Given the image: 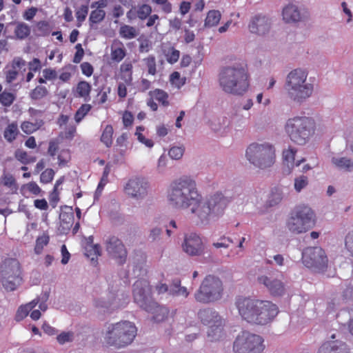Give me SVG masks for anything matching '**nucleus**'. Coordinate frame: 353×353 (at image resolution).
I'll use <instances>...</instances> for the list:
<instances>
[{
	"label": "nucleus",
	"mask_w": 353,
	"mask_h": 353,
	"mask_svg": "<svg viewBox=\"0 0 353 353\" xmlns=\"http://www.w3.org/2000/svg\"><path fill=\"white\" fill-rule=\"evenodd\" d=\"M166 200L171 208L179 211L189 210L204 224L221 216L231 201L230 197L221 192L203 198L196 180L188 175H183L170 184Z\"/></svg>",
	"instance_id": "obj_1"
},
{
	"label": "nucleus",
	"mask_w": 353,
	"mask_h": 353,
	"mask_svg": "<svg viewBox=\"0 0 353 353\" xmlns=\"http://www.w3.org/2000/svg\"><path fill=\"white\" fill-rule=\"evenodd\" d=\"M249 74L246 67L241 63L223 67L219 73L218 81L221 90L227 94L241 96L249 88Z\"/></svg>",
	"instance_id": "obj_2"
},
{
	"label": "nucleus",
	"mask_w": 353,
	"mask_h": 353,
	"mask_svg": "<svg viewBox=\"0 0 353 353\" xmlns=\"http://www.w3.org/2000/svg\"><path fill=\"white\" fill-rule=\"evenodd\" d=\"M284 89L287 97L290 101L301 104L312 97L314 92V84L308 79L306 70L296 68L287 74Z\"/></svg>",
	"instance_id": "obj_3"
},
{
	"label": "nucleus",
	"mask_w": 353,
	"mask_h": 353,
	"mask_svg": "<svg viewBox=\"0 0 353 353\" xmlns=\"http://www.w3.org/2000/svg\"><path fill=\"white\" fill-rule=\"evenodd\" d=\"M137 329L133 323L121 321L108 326L104 337L105 343L117 349L125 347L132 343Z\"/></svg>",
	"instance_id": "obj_4"
},
{
	"label": "nucleus",
	"mask_w": 353,
	"mask_h": 353,
	"mask_svg": "<svg viewBox=\"0 0 353 353\" xmlns=\"http://www.w3.org/2000/svg\"><path fill=\"white\" fill-rule=\"evenodd\" d=\"M285 130L292 141L303 145L314 134L316 123L312 117H294L286 121Z\"/></svg>",
	"instance_id": "obj_5"
},
{
	"label": "nucleus",
	"mask_w": 353,
	"mask_h": 353,
	"mask_svg": "<svg viewBox=\"0 0 353 353\" xmlns=\"http://www.w3.org/2000/svg\"><path fill=\"white\" fill-rule=\"evenodd\" d=\"M315 224V214L306 205L296 206L290 213L286 221V228L294 234L305 233Z\"/></svg>",
	"instance_id": "obj_6"
},
{
	"label": "nucleus",
	"mask_w": 353,
	"mask_h": 353,
	"mask_svg": "<svg viewBox=\"0 0 353 353\" xmlns=\"http://www.w3.org/2000/svg\"><path fill=\"white\" fill-rule=\"evenodd\" d=\"M245 155L255 168L265 170L274 163L276 151L274 147L268 143H252L247 147Z\"/></svg>",
	"instance_id": "obj_7"
},
{
	"label": "nucleus",
	"mask_w": 353,
	"mask_h": 353,
	"mask_svg": "<svg viewBox=\"0 0 353 353\" xmlns=\"http://www.w3.org/2000/svg\"><path fill=\"white\" fill-rule=\"evenodd\" d=\"M21 265L16 259H5L0 265V279L7 291H14L21 281Z\"/></svg>",
	"instance_id": "obj_8"
},
{
	"label": "nucleus",
	"mask_w": 353,
	"mask_h": 353,
	"mask_svg": "<svg viewBox=\"0 0 353 353\" xmlns=\"http://www.w3.org/2000/svg\"><path fill=\"white\" fill-rule=\"evenodd\" d=\"M223 290L222 281L217 277L209 275L202 281L194 297L198 302L203 303L214 302L221 298Z\"/></svg>",
	"instance_id": "obj_9"
},
{
	"label": "nucleus",
	"mask_w": 353,
	"mask_h": 353,
	"mask_svg": "<svg viewBox=\"0 0 353 353\" xmlns=\"http://www.w3.org/2000/svg\"><path fill=\"white\" fill-rule=\"evenodd\" d=\"M264 348L261 336L245 331L236 336L233 343L234 353H261Z\"/></svg>",
	"instance_id": "obj_10"
},
{
	"label": "nucleus",
	"mask_w": 353,
	"mask_h": 353,
	"mask_svg": "<svg viewBox=\"0 0 353 353\" xmlns=\"http://www.w3.org/2000/svg\"><path fill=\"white\" fill-rule=\"evenodd\" d=\"M302 261L305 266L316 272L326 270L328 259L325 252L320 247H309L302 252Z\"/></svg>",
	"instance_id": "obj_11"
},
{
	"label": "nucleus",
	"mask_w": 353,
	"mask_h": 353,
	"mask_svg": "<svg viewBox=\"0 0 353 353\" xmlns=\"http://www.w3.org/2000/svg\"><path fill=\"white\" fill-rule=\"evenodd\" d=\"M199 316L202 323L208 326V336L211 341H219L224 336L223 320L216 311L200 310Z\"/></svg>",
	"instance_id": "obj_12"
},
{
	"label": "nucleus",
	"mask_w": 353,
	"mask_h": 353,
	"mask_svg": "<svg viewBox=\"0 0 353 353\" xmlns=\"http://www.w3.org/2000/svg\"><path fill=\"white\" fill-rule=\"evenodd\" d=\"M149 188L150 184L146 179L132 176L123 185V192L132 199L142 201L148 196Z\"/></svg>",
	"instance_id": "obj_13"
},
{
	"label": "nucleus",
	"mask_w": 353,
	"mask_h": 353,
	"mask_svg": "<svg viewBox=\"0 0 353 353\" xmlns=\"http://www.w3.org/2000/svg\"><path fill=\"white\" fill-rule=\"evenodd\" d=\"M151 288L146 280H137L133 285L134 301L141 307H157V303L150 296Z\"/></svg>",
	"instance_id": "obj_14"
},
{
	"label": "nucleus",
	"mask_w": 353,
	"mask_h": 353,
	"mask_svg": "<svg viewBox=\"0 0 353 353\" xmlns=\"http://www.w3.org/2000/svg\"><path fill=\"white\" fill-rule=\"evenodd\" d=\"M241 317L249 323L265 325L273 319L279 310H239Z\"/></svg>",
	"instance_id": "obj_15"
},
{
	"label": "nucleus",
	"mask_w": 353,
	"mask_h": 353,
	"mask_svg": "<svg viewBox=\"0 0 353 353\" xmlns=\"http://www.w3.org/2000/svg\"><path fill=\"white\" fill-rule=\"evenodd\" d=\"M105 249L108 255L114 259L117 263L123 264L127 258V250L123 242L117 236L108 238L105 241Z\"/></svg>",
	"instance_id": "obj_16"
},
{
	"label": "nucleus",
	"mask_w": 353,
	"mask_h": 353,
	"mask_svg": "<svg viewBox=\"0 0 353 353\" xmlns=\"http://www.w3.org/2000/svg\"><path fill=\"white\" fill-rule=\"evenodd\" d=\"M181 246L183 251L191 256H200L204 251L202 239L196 233L185 234Z\"/></svg>",
	"instance_id": "obj_17"
},
{
	"label": "nucleus",
	"mask_w": 353,
	"mask_h": 353,
	"mask_svg": "<svg viewBox=\"0 0 353 353\" xmlns=\"http://www.w3.org/2000/svg\"><path fill=\"white\" fill-rule=\"evenodd\" d=\"M257 282L264 285L272 296H281L285 293V283L272 275H260L257 277Z\"/></svg>",
	"instance_id": "obj_18"
},
{
	"label": "nucleus",
	"mask_w": 353,
	"mask_h": 353,
	"mask_svg": "<svg viewBox=\"0 0 353 353\" xmlns=\"http://www.w3.org/2000/svg\"><path fill=\"white\" fill-rule=\"evenodd\" d=\"M271 25L270 18L264 15H256L251 19L248 27L251 33L264 36L270 32Z\"/></svg>",
	"instance_id": "obj_19"
},
{
	"label": "nucleus",
	"mask_w": 353,
	"mask_h": 353,
	"mask_svg": "<svg viewBox=\"0 0 353 353\" xmlns=\"http://www.w3.org/2000/svg\"><path fill=\"white\" fill-rule=\"evenodd\" d=\"M237 309H264L274 306L270 301H261L249 296H239L235 299Z\"/></svg>",
	"instance_id": "obj_20"
},
{
	"label": "nucleus",
	"mask_w": 353,
	"mask_h": 353,
	"mask_svg": "<svg viewBox=\"0 0 353 353\" xmlns=\"http://www.w3.org/2000/svg\"><path fill=\"white\" fill-rule=\"evenodd\" d=\"M283 19L285 23H296L302 20L303 14L299 6L294 3H288L282 10Z\"/></svg>",
	"instance_id": "obj_21"
},
{
	"label": "nucleus",
	"mask_w": 353,
	"mask_h": 353,
	"mask_svg": "<svg viewBox=\"0 0 353 353\" xmlns=\"http://www.w3.org/2000/svg\"><path fill=\"white\" fill-rule=\"evenodd\" d=\"M318 353H349V352L345 343L339 341H332L323 343L319 349Z\"/></svg>",
	"instance_id": "obj_22"
},
{
	"label": "nucleus",
	"mask_w": 353,
	"mask_h": 353,
	"mask_svg": "<svg viewBox=\"0 0 353 353\" xmlns=\"http://www.w3.org/2000/svg\"><path fill=\"white\" fill-rule=\"evenodd\" d=\"M26 66V61L21 57H15L12 61L10 68L6 72V80L8 83H11L15 80L19 74V72Z\"/></svg>",
	"instance_id": "obj_23"
},
{
	"label": "nucleus",
	"mask_w": 353,
	"mask_h": 353,
	"mask_svg": "<svg viewBox=\"0 0 353 353\" xmlns=\"http://www.w3.org/2000/svg\"><path fill=\"white\" fill-rule=\"evenodd\" d=\"M332 165L339 170L347 172L353 171V160L347 157H334L331 159Z\"/></svg>",
	"instance_id": "obj_24"
},
{
	"label": "nucleus",
	"mask_w": 353,
	"mask_h": 353,
	"mask_svg": "<svg viewBox=\"0 0 353 353\" xmlns=\"http://www.w3.org/2000/svg\"><path fill=\"white\" fill-rule=\"evenodd\" d=\"M296 150L293 148H288L283 151V157L284 163L286 164L289 170H290L294 165L299 166L301 163H303L305 159L302 158L300 160H297L295 162V154Z\"/></svg>",
	"instance_id": "obj_25"
},
{
	"label": "nucleus",
	"mask_w": 353,
	"mask_h": 353,
	"mask_svg": "<svg viewBox=\"0 0 353 353\" xmlns=\"http://www.w3.org/2000/svg\"><path fill=\"white\" fill-rule=\"evenodd\" d=\"M168 294L172 296L187 297L189 292L185 287L181 286V281L176 279L169 286Z\"/></svg>",
	"instance_id": "obj_26"
},
{
	"label": "nucleus",
	"mask_w": 353,
	"mask_h": 353,
	"mask_svg": "<svg viewBox=\"0 0 353 353\" xmlns=\"http://www.w3.org/2000/svg\"><path fill=\"white\" fill-rule=\"evenodd\" d=\"M47 299L48 296L43 294L42 296L37 297L26 305H21L19 309H33L37 306H38L39 309H47Z\"/></svg>",
	"instance_id": "obj_27"
},
{
	"label": "nucleus",
	"mask_w": 353,
	"mask_h": 353,
	"mask_svg": "<svg viewBox=\"0 0 353 353\" xmlns=\"http://www.w3.org/2000/svg\"><path fill=\"white\" fill-rule=\"evenodd\" d=\"M283 198L284 193L282 189L280 188H274L268 200V204L270 207L275 206L280 203Z\"/></svg>",
	"instance_id": "obj_28"
},
{
	"label": "nucleus",
	"mask_w": 353,
	"mask_h": 353,
	"mask_svg": "<svg viewBox=\"0 0 353 353\" xmlns=\"http://www.w3.org/2000/svg\"><path fill=\"white\" fill-rule=\"evenodd\" d=\"M85 254L91 259L92 261H94L95 259L100 256L101 250L100 246L98 244H92V238H89V242L85 248Z\"/></svg>",
	"instance_id": "obj_29"
},
{
	"label": "nucleus",
	"mask_w": 353,
	"mask_h": 353,
	"mask_svg": "<svg viewBox=\"0 0 353 353\" xmlns=\"http://www.w3.org/2000/svg\"><path fill=\"white\" fill-rule=\"evenodd\" d=\"M221 17V14L219 10L209 11L205 20V27L211 28L216 26L220 21Z\"/></svg>",
	"instance_id": "obj_30"
},
{
	"label": "nucleus",
	"mask_w": 353,
	"mask_h": 353,
	"mask_svg": "<svg viewBox=\"0 0 353 353\" xmlns=\"http://www.w3.org/2000/svg\"><path fill=\"white\" fill-rule=\"evenodd\" d=\"M119 33L120 37L125 39H132L138 35V31L134 27L125 24L120 27Z\"/></svg>",
	"instance_id": "obj_31"
},
{
	"label": "nucleus",
	"mask_w": 353,
	"mask_h": 353,
	"mask_svg": "<svg viewBox=\"0 0 353 353\" xmlns=\"http://www.w3.org/2000/svg\"><path fill=\"white\" fill-rule=\"evenodd\" d=\"M14 34L17 38L23 39L30 33V27L23 22L16 23Z\"/></svg>",
	"instance_id": "obj_32"
},
{
	"label": "nucleus",
	"mask_w": 353,
	"mask_h": 353,
	"mask_svg": "<svg viewBox=\"0 0 353 353\" xmlns=\"http://www.w3.org/2000/svg\"><path fill=\"white\" fill-rule=\"evenodd\" d=\"M113 128L110 125H106L105 128L101 141L108 147H110L112 143Z\"/></svg>",
	"instance_id": "obj_33"
},
{
	"label": "nucleus",
	"mask_w": 353,
	"mask_h": 353,
	"mask_svg": "<svg viewBox=\"0 0 353 353\" xmlns=\"http://www.w3.org/2000/svg\"><path fill=\"white\" fill-rule=\"evenodd\" d=\"M49 240V236L46 234L37 239L34 248V252L37 254H40L42 252L43 248L48 244Z\"/></svg>",
	"instance_id": "obj_34"
},
{
	"label": "nucleus",
	"mask_w": 353,
	"mask_h": 353,
	"mask_svg": "<svg viewBox=\"0 0 353 353\" xmlns=\"http://www.w3.org/2000/svg\"><path fill=\"white\" fill-rule=\"evenodd\" d=\"M48 94V91L46 87L38 85L30 92V97L32 100H39L47 96Z\"/></svg>",
	"instance_id": "obj_35"
},
{
	"label": "nucleus",
	"mask_w": 353,
	"mask_h": 353,
	"mask_svg": "<svg viewBox=\"0 0 353 353\" xmlns=\"http://www.w3.org/2000/svg\"><path fill=\"white\" fill-rule=\"evenodd\" d=\"M185 150L183 145L173 146L169 150L168 155L172 159L179 160L183 157Z\"/></svg>",
	"instance_id": "obj_36"
},
{
	"label": "nucleus",
	"mask_w": 353,
	"mask_h": 353,
	"mask_svg": "<svg viewBox=\"0 0 353 353\" xmlns=\"http://www.w3.org/2000/svg\"><path fill=\"white\" fill-rule=\"evenodd\" d=\"M149 94L152 98H154L156 100L161 102L163 105H168V102L167 101L168 96L164 91L156 89L154 91H150Z\"/></svg>",
	"instance_id": "obj_37"
},
{
	"label": "nucleus",
	"mask_w": 353,
	"mask_h": 353,
	"mask_svg": "<svg viewBox=\"0 0 353 353\" xmlns=\"http://www.w3.org/2000/svg\"><path fill=\"white\" fill-rule=\"evenodd\" d=\"M18 133L17 125L14 123L10 124L4 131V137L9 142L15 139Z\"/></svg>",
	"instance_id": "obj_38"
},
{
	"label": "nucleus",
	"mask_w": 353,
	"mask_h": 353,
	"mask_svg": "<svg viewBox=\"0 0 353 353\" xmlns=\"http://www.w3.org/2000/svg\"><path fill=\"white\" fill-rule=\"evenodd\" d=\"M308 178L305 176L301 175L294 179V187L297 192H300L302 190L305 188L308 185Z\"/></svg>",
	"instance_id": "obj_39"
},
{
	"label": "nucleus",
	"mask_w": 353,
	"mask_h": 353,
	"mask_svg": "<svg viewBox=\"0 0 353 353\" xmlns=\"http://www.w3.org/2000/svg\"><path fill=\"white\" fill-rule=\"evenodd\" d=\"M91 90L90 85L86 81H80L77 87V91L81 97H88Z\"/></svg>",
	"instance_id": "obj_40"
},
{
	"label": "nucleus",
	"mask_w": 353,
	"mask_h": 353,
	"mask_svg": "<svg viewBox=\"0 0 353 353\" xmlns=\"http://www.w3.org/2000/svg\"><path fill=\"white\" fill-rule=\"evenodd\" d=\"M105 12L102 9H95L92 11L90 15L89 20L92 23H97L101 22L105 17Z\"/></svg>",
	"instance_id": "obj_41"
},
{
	"label": "nucleus",
	"mask_w": 353,
	"mask_h": 353,
	"mask_svg": "<svg viewBox=\"0 0 353 353\" xmlns=\"http://www.w3.org/2000/svg\"><path fill=\"white\" fill-rule=\"evenodd\" d=\"M162 229L159 227H154L149 230L148 239L150 242H157L161 239Z\"/></svg>",
	"instance_id": "obj_42"
},
{
	"label": "nucleus",
	"mask_w": 353,
	"mask_h": 353,
	"mask_svg": "<svg viewBox=\"0 0 353 353\" xmlns=\"http://www.w3.org/2000/svg\"><path fill=\"white\" fill-rule=\"evenodd\" d=\"M234 241L230 237H227L225 236H221L217 242H214L212 245L216 248H225L227 249L230 247L231 243H233Z\"/></svg>",
	"instance_id": "obj_43"
},
{
	"label": "nucleus",
	"mask_w": 353,
	"mask_h": 353,
	"mask_svg": "<svg viewBox=\"0 0 353 353\" xmlns=\"http://www.w3.org/2000/svg\"><path fill=\"white\" fill-rule=\"evenodd\" d=\"M226 118L216 119L211 121L210 127L212 130L219 132L228 125Z\"/></svg>",
	"instance_id": "obj_44"
},
{
	"label": "nucleus",
	"mask_w": 353,
	"mask_h": 353,
	"mask_svg": "<svg viewBox=\"0 0 353 353\" xmlns=\"http://www.w3.org/2000/svg\"><path fill=\"white\" fill-rule=\"evenodd\" d=\"M15 99V96L8 92H3L0 94V103L4 106H10Z\"/></svg>",
	"instance_id": "obj_45"
},
{
	"label": "nucleus",
	"mask_w": 353,
	"mask_h": 353,
	"mask_svg": "<svg viewBox=\"0 0 353 353\" xmlns=\"http://www.w3.org/2000/svg\"><path fill=\"white\" fill-rule=\"evenodd\" d=\"M345 248L353 257V231L349 232L345 236Z\"/></svg>",
	"instance_id": "obj_46"
},
{
	"label": "nucleus",
	"mask_w": 353,
	"mask_h": 353,
	"mask_svg": "<svg viewBox=\"0 0 353 353\" xmlns=\"http://www.w3.org/2000/svg\"><path fill=\"white\" fill-rule=\"evenodd\" d=\"M91 107L90 105L84 104L82 105L80 108L77 111L74 115V119L76 122L79 123L83 118L87 114V113L90 111Z\"/></svg>",
	"instance_id": "obj_47"
},
{
	"label": "nucleus",
	"mask_w": 353,
	"mask_h": 353,
	"mask_svg": "<svg viewBox=\"0 0 353 353\" xmlns=\"http://www.w3.org/2000/svg\"><path fill=\"white\" fill-rule=\"evenodd\" d=\"M151 12V7L148 4H143L138 8L137 15L139 19L143 20L146 19Z\"/></svg>",
	"instance_id": "obj_48"
},
{
	"label": "nucleus",
	"mask_w": 353,
	"mask_h": 353,
	"mask_svg": "<svg viewBox=\"0 0 353 353\" xmlns=\"http://www.w3.org/2000/svg\"><path fill=\"white\" fill-rule=\"evenodd\" d=\"M15 157L23 164H28L35 161L34 158H29L27 152L21 150L16 151Z\"/></svg>",
	"instance_id": "obj_49"
},
{
	"label": "nucleus",
	"mask_w": 353,
	"mask_h": 353,
	"mask_svg": "<svg viewBox=\"0 0 353 353\" xmlns=\"http://www.w3.org/2000/svg\"><path fill=\"white\" fill-rule=\"evenodd\" d=\"M144 61L148 67V73L154 75L157 72L155 57L154 56H150L145 59Z\"/></svg>",
	"instance_id": "obj_50"
},
{
	"label": "nucleus",
	"mask_w": 353,
	"mask_h": 353,
	"mask_svg": "<svg viewBox=\"0 0 353 353\" xmlns=\"http://www.w3.org/2000/svg\"><path fill=\"white\" fill-rule=\"evenodd\" d=\"M165 55L169 63H174L179 60L180 52L174 48H171Z\"/></svg>",
	"instance_id": "obj_51"
},
{
	"label": "nucleus",
	"mask_w": 353,
	"mask_h": 353,
	"mask_svg": "<svg viewBox=\"0 0 353 353\" xmlns=\"http://www.w3.org/2000/svg\"><path fill=\"white\" fill-rule=\"evenodd\" d=\"M185 80L184 78H181L180 74L178 72H174L170 75V81L178 88L185 84Z\"/></svg>",
	"instance_id": "obj_52"
},
{
	"label": "nucleus",
	"mask_w": 353,
	"mask_h": 353,
	"mask_svg": "<svg viewBox=\"0 0 353 353\" xmlns=\"http://www.w3.org/2000/svg\"><path fill=\"white\" fill-rule=\"evenodd\" d=\"M112 59L117 62L121 61L125 56V50L122 48H118L112 50Z\"/></svg>",
	"instance_id": "obj_53"
},
{
	"label": "nucleus",
	"mask_w": 353,
	"mask_h": 353,
	"mask_svg": "<svg viewBox=\"0 0 353 353\" xmlns=\"http://www.w3.org/2000/svg\"><path fill=\"white\" fill-rule=\"evenodd\" d=\"M21 130L26 134H31L36 131L39 126L36 123L25 121L21 124Z\"/></svg>",
	"instance_id": "obj_54"
},
{
	"label": "nucleus",
	"mask_w": 353,
	"mask_h": 353,
	"mask_svg": "<svg viewBox=\"0 0 353 353\" xmlns=\"http://www.w3.org/2000/svg\"><path fill=\"white\" fill-rule=\"evenodd\" d=\"M54 175V172L52 169H46L43 172L40 176L41 182L47 183L50 182Z\"/></svg>",
	"instance_id": "obj_55"
},
{
	"label": "nucleus",
	"mask_w": 353,
	"mask_h": 353,
	"mask_svg": "<svg viewBox=\"0 0 353 353\" xmlns=\"http://www.w3.org/2000/svg\"><path fill=\"white\" fill-rule=\"evenodd\" d=\"M168 163V159L165 154H162L158 159L157 170L159 173H163Z\"/></svg>",
	"instance_id": "obj_56"
},
{
	"label": "nucleus",
	"mask_w": 353,
	"mask_h": 353,
	"mask_svg": "<svg viewBox=\"0 0 353 353\" xmlns=\"http://www.w3.org/2000/svg\"><path fill=\"white\" fill-rule=\"evenodd\" d=\"M88 12V6H81L76 12V17L79 22H82L85 20Z\"/></svg>",
	"instance_id": "obj_57"
},
{
	"label": "nucleus",
	"mask_w": 353,
	"mask_h": 353,
	"mask_svg": "<svg viewBox=\"0 0 353 353\" xmlns=\"http://www.w3.org/2000/svg\"><path fill=\"white\" fill-rule=\"evenodd\" d=\"M42 75L45 79L54 80L57 77V73L55 70L52 68H46L42 71Z\"/></svg>",
	"instance_id": "obj_58"
},
{
	"label": "nucleus",
	"mask_w": 353,
	"mask_h": 353,
	"mask_svg": "<svg viewBox=\"0 0 353 353\" xmlns=\"http://www.w3.org/2000/svg\"><path fill=\"white\" fill-rule=\"evenodd\" d=\"M38 30L40 31L41 35H47L50 33V29L48 23L46 21H39L37 24Z\"/></svg>",
	"instance_id": "obj_59"
},
{
	"label": "nucleus",
	"mask_w": 353,
	"mask_h": 353,
	"mask_svg": "<svg viewBox=\"0 0 353 353\" xmlns=\"http://www.w3.org/2000/svg\"><path fill=\"white\" fill-rule=\"evenodd\" d=\"M59 150V141L57 140H51L49 142V147L48 149V153L54 157Z\"/></svg>",
	"instance_id": "obj_60"
},
{
	"label": "nucleus",
	"mask_w": 353,
	"mask_h": 353,
	"mask_svg": "<svg viewBox=\"0 0 353 353\" xmlns=\"http://www.w3.org/2000/svg\"><path fill=\"white\" fill-rule=\"evenodd\" d=\"M157 4L161 6L162 10L165 13H170L172 11V5L168 0H153Z\"/></svg>",
	"instance_id": "obj_61"
},
{
	"label": "nucleus",
	"mask_w": 353,
	"mask_h": 353,
	"mask_svg": "<svg viewBox=\"0 0 353 353\" xmlns=\"http://www.w3.org/2000/svg\"><path fill=\"white\" fill-rule=\"evenodd\" d=\"M72 336V334L70 332H63L57 336V341L60 344H63L65 342H68L71 341Z\"/></svg>",
	"instance_id": "obj_62"
},
{
	"label": "nucleus",
	"mask_w": 353,
	"mask_h": 353,
	"mask_svg": "<svg viewBox=\"0 0 353 353\" xmlns=\"http://www.w3.org/2000/svg\"><path fill=\"white\" fill-rule=\"evenodd\" d=\"M133 115L131 112L125 111L123 115V123L125 127L131 125L133 122Z\"/></svg>",
	"instance_id": "obj_63"
},
{
	"label": "nucleus",
	"mask_w": 353,
	"mask_h": 353,
	"mask_svg": "<svg viewBox=\"0 0 353 353\" xmlns=\"http://www.w3.org/2000/svg\"><path fill=\"white\" fill-rule=\"evenodd\" d=\"M138 140L145 145L148 148H152L154 145L153 141L151 139H146L141 132H136Z\"/></svg>",
	"instance_id": "obj_64"
}]
</instances>
